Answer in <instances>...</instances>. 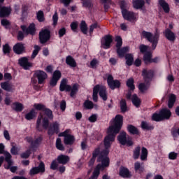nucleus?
I'll list each match as a JSON object with an SVG mask.
<instances>
[{
	"label": "nucleus",
	"mask_w": 179,
	"mask_h": 179,
	"mask_svg": "<svg viewBox=\"0 0 179 179\" xmlns=\"http://www.w3.org/2000/svg\"><path fill=\"white\" fill-rule=\"evenodd\" d=\"M36 115H37V113H36L34 109H32L29 113L26 114L25 118L28 120H33V118H35Z\"/></svg>",
	"instance_id": "nucleus-36"
},
{
	"label": "nucleus",
	"mask_w": 179,
	"mask_h": 179,
	"mask_svg": "<svg viewBox=\"0 0 179 179\" xmlns=\"http://www.w3.org/2000/svg\"><path fill=\"white\" fill-rule=\"evenodd\" d=\"M122 15L124 19H125V20H129V22H136L139 17L138 13L128 11V10H123L122 11Z\"/></svg>",
	"instance_id": "nucleus-7"
},
{
	"label": "nucleus",
	"mask_w": 179,
	"mask_h": 179,
	"mask_svg": "<svg viewBox=\"0 0 179 179\" xmlns=\"http://www.w3.org/2000/svg\"><path fill=\"white\" fill-rule=\"evenodd\" d=\"M163 120H169L171 117V112L167 108H164L159 111Z\"/></svg>",
	"instance_id": "nucleus-28"
},
{
	"label": "nucleus",
	"mask_w": 179,
	"mask_h": 179,
	"mask_svg": "<svg viewBox=\"0 0 179 179\" xmlns=\"http://www.w3.org/2000/svg\"><path fill=\"white\" fill-rule=\"evenodd\" d=\"M100 156V148H96L94 149V152H92V157L88 163V166L92 167L93 164H94V162H96V157H98L97 162L101 163V161H99V158Z\"/></svg>",
	"instance_id": "nucleus-17"
},
{
	"label": "nucleus",
	"mask_w": 179,
	"mask_h": 179,
	"mask_svg": "<svg viewBox=\"0 0 179 179\" xmlns=\"http://www.w3.org/2000/svg\"><path fill=\"white\" fill-rule=\"evenodd\" d=\"M127 86L130 89V90H135V85H134V78H129L127 81Z\"/></svg>",
	"instance_id": "nucleus-46"
},
{
	"label": "nucleus",
	"mask_w": 179,
	"mask_h": 179,
	"mask_svg": "<svg viewBox=\"0 0 179 179\" xmlns=\"http://www.w3.org/2000/svg\"><path fill=\"white\" fill-rule=\"evenodd\" d=\"M62 73L61 71H55L53 73L52 77L50 80V85L52 87H54L55 86H57V83H58V80L59 79H61V76H62Z\"/></svg>",
	"instance_id": "nucleus-16"
},
{
	"label": "nucleus",
	"mask_w": 179,
	"mask_h": 179,
	"mask_svg": "<svg viewBox=\"0 0 179 179\" xmlns=\"http://www.w3.org/2000/svg\"><path fill=\"white\" fill-rule=\"evenodd\" d=\"M71 29L73 30V31H76V29H78V22H73L71 24Z\"/></svg>",
	"instance_id": "nucleus-61"
},
{
	"label": "nucleus",
	"mask_w": 179,
	"mask_h": 179,
	"mask_svg": "<svg viewBox=\"0 0 179 179\" xmlns=\"http://www.w3.org/2000/svg\"><path fill=\"white\" fill-rule=\"evenodd\" d=\"M117 141L121 145H127V146H132V139L127 136V133L122 131L117 136Z\"/></svg>",
	"instance_id": "nucleus-9"
},
{
	"label": "nucleus",
	"mask_w": 179,
	"mask_h": 179,
	"mask_svg": "<svg viewBox=\"0 0 179 179\" xmlns=\"http://www.w3.org/2000/svg\"><path fill=\"white\" fill-rule=\"evenodd\" d=\"M178 156V154L174 152H171L169 154V158L170 159V160H176Z\"/></svg>",
	"instance_id": "nucleus-57"
},
{
	"label": "nucleus",
	"mask_w": 179,
	"mask_h": 179,
	"mask_svg": "<svg viewBox=\"0 0 179 179\" xmlns=\"http://www.w3.org/2000/svg\"><path fill=\"white\" fill-rule=\"evenodd\" d=\"M131 92H129L127 94V99H128L129 100L131 99V101L135 107H139V106H141V99L138 98V96H136V94H134L131 98Z\"/></svg>",
	"instance_id": "nucleus-21"
},
{
	"label": "nucleus",
	"mask_w": 179,
	"mask_h": 179,
	"mask_svg": "<svg viewBox=\"0 0 179 179\" xmlns=\"http://www.w3.org/2000/svg\"><path fill=\"white\" fill-rule=\"evenodd\" d=\"M34 76L37 78L38 83L39 85H43V83H44V80H45V79L48 78V76H47V73L41 70L36 71L34 73Z\"/></svg>",
	"instance_id": "nucleus-13"
},
{
	"label": "nucleus",
	"mask_w": 179,
	"mask_h": 179,
	"mask_svg": "<svg viewBox=\"0 0 179 179\" xmlns=\"http://www.w3.org/2000/svg\"><path fill=\"white\" fill-rule=\"evenodd\" d=\"M56 148L58 149V150L64 151L65 150V147H64V145L62 144V141H61V138H57L56 141Z\"/></svg>",
	"instance_id": "nucleus-45"
},
{
	"label": "nucleus",
	"mask_w": 179,
	"mask_h": 179,
	"mask_svg": "<svg viewBox=\"0 0 179 179\" xmlns=\"http://www.w3.org/2000/svg\"><path fill=\"white\" fill-rule=\"evenodd\" d=\"M3 51L4 54H9L10 52V47H9V45L6 44L3 46Z\"/></svg>",
	"instance_id": "nucleus-58"
},
{
	"label": "nucleus",
	"mask_w": 179,
	"mask_h": 179,
	"mask_svg": "<svg viewBox=\"0 0 179 179\" xmlns=\"http://www.w3.org/2000/svg\"><path fill=\"white\" fill-rule=\"evenodd\" d=\"M57 161L61 164H66V163H68V162H69V157H68L66 155H59L57 157Z\"/></svg>",
	"instance_id": "nucleus-34"
},
{
	"label": "nucleus",
	"mask_w": 179,
	"mask_h": 179,
	"mask_svg": "<svg viewBox=\"0 0 179 179\" xmlns=\"http://www.w3.org/2000/svg\"><path fill=\"white\" fill-rule=\"evenodd\" d=\"M71 130L67 129L61 134V136H64V142L65 145H73L75 143V137L71 135Z\"/></svg>",
	"instance_id": "nucleus-10"
},
{
	"label": "nucleus",
	"mask_w": 179,
	"mask_h": 179,
	"mask_svg": "<svg viewBox=\"0 0 179 179\" xmlns=\"http://www.w3.org/2000/svg\"><path fill=\"white\" fill-rule=\"evenodd\" d=\"M66 33V29L62 27L59 30V37H64Z\"/></svg>",
	"instance_id": "nucleus-59"
},
{
	"label": "nucleus",
	"mask_w": 179,
	"mask_h": 179,
	"mask_svg": "<svg viewBox=\"0 0 179 179\" xmlns=\"http://www.w3.org/2000/svg\"><path fill=\"white\" fill-rule=\"evenodd\" d=\"M21 29L22 31H24V34L33 35L36 31V26L34 25V24H31L28 28H27L24 25H22Z\"/></svg>",
	"instance_id": "nucleus-22"
},
{
	"label": "nucleus",
	"mask_w": 179,
	"mask_h": 179,
	"mask_svg": "<svg viewBox=\"0 0 179 179\" xmlns=\"http://www.w3.org/2000/svg\"><path fill=\"white\" fill-rule=\"evenodd\" d=\"M11 146H12V148L10 150V152L13 155H17V153H19V150H20V148L19 147H16L15 145V143H11Z\"/></svg>",
	"instance_id": "nucleus-47"
},
{
	"label": "nucleus",
	"mask_w": 179,
	"mask_h": 179,
	"mask_svg": "<svg viewBox=\"0 0 179 179\" xmlns=\"http://www.w3.org/2000/svg\"><path fill=\"white\" fill-rule=\"evenodd\" d=\"M139 155H141V147H136L134 151V159H136L139 158Z\"/></svg>",
	"instance_id": "nucleus-51"
},
{
	"label": "nucleus",
	"mask_w": 179,
	"mask_h": 179,
	"mask_svg": "<svg viewBox=\"0 0 179 179\" xmlns=\"http://www.w3.org/2000/svg\"><path fill=\"white\" fill-rule=\"evenodd\" d=\"M120 176L123 177V178H128L131 177V173H129V170L125 167H121L120 169Z\"/></svg>",
	"instance_id": "nucleus-30"
},
{
	"label": "nucleus",
	"mask_w": 179,
	"mask_h": 179,
	"mask_svg": "<svg viewBox=\"0 0 179 179\" xmlns=\"http://www.w3.org/2000/svg\"><path fill=\"white\" fill-rule=\"evenodd\" d=\"M128 5V3L125 1H122L120 3V8L122 9V10H127V6Z\"/></svg>",
	"instance_id": "nucleus-60"
},
{
	"label": "nucleus",
	"mask_w": 179,
	"mask_h": 179,
	"mask_svg": "<svg viewBox=\"0 0 179 179\" xmlns=\"http://www.w3.org/2000/svg\"><path fill=\"white\" fill-rule=\"evenodd\" d=\"M93 102H92V101H85L84 103V106L88 110H92V108H93Z\"/></svg>",
	"instance_id": "nucleus-54"
},
{
	"label": "nucleus",
	"mask_w": 179,
	"mask_h": 179,
	"mask_svg": "<svg viewBox=\"0 0 179 179\" xmlns=\"http://www.w3.org/2000/svg\"><path fill=\"white\" fill-rule=\"evenodd\" d=\"M66 64H67V65H69V66H71V68H76V62L75 61V59H73V57H72L71 56H68L66 58Z\"/></svg>",
	"instance_id": "nucleus-32"
},
{
	"label": "nucleus",
	"mask_w": 179,
	"mask_h": 179,
	"mask_svg": "<svg viewBox=\"0 0 179 179\" xmlns=\"http://www.w3.org/2000/svg\"><path fill=\"white\" fill-rule=\"evenodd\" d=\"M141 37L143 38H146L150 43H152V50H156V47H157V43H159V37H160V34L159 31H156L155 34L143 31L141 34Z\"/></svg>",
	"instance_id": "nucleus-1"
},
{
	"label": "nucleus",
	"mask_w": 179,
	"mask_h": 179,
	"mask_svg": "<svg viewBox=\"0 0 179 179\" xmlns=\"http://www.w3.org/2000/svg\"><path fill=\"white\" fill-rule=\"evenodd\" d=\"M50 30L47 29H42L41 31L39 33V38L42 44L44 43H47V41L50 40Z\"/></svg>",
	"instance_id": "nucleus-14"
},
{
	"label": "nucleus",
	"mask_w": 179,
	"mask_h": 179,
	"mask_svg": "<svg viewBox=\"0 0 179 179\" xmlns=\"http://www.w3.org/2000/svg\"><path fill=\"white\" fill-rule=\"evenodd\" d=\"M145 6V1L143 0H134L133 1V7L134 9H142Z\"/></svg>",
	"instance_id": "nucleus-31"
},
{
	"label": "nucleus",
	"mask_w": 179,
	"mask_h": 179,
	"mask_svg": "<svg viewBox=\"0 0 179 179\" xmlns=\"http://www.w3.org/2000/svg\"><path fill=\"white\" fill-rule=\"evenodd\" d=\"M13 51L14 52H15V54H23V52H25L24 45H23L22 43H18L15 44L13 46Z\"/></svg>",
	"instance_id": "nucleus-25"
},
{
	"label": "nucleus",
	"mask_w": 179,
	"mask_h": 179,
	"mask_svg": "<svg viewBox=\"0 0 179 179\" xmlns=\"http://www.w3.org/2000/svg\"><path fill=\"white\" fill-rule=\"evenodd\" d=\"M127 129L130 134H132L133 135H138L139 134V130H138V128L133 125H129L127 127Z\"/></svg>",
	"instance_id": "nucleus-39"
},
{
	"label": "nucleus",
	"mask_w": 179,
	"mask_h": 179,
	"mask_svg": "<svg viewBox=\"0 0 179 179\" xmlns=\"http://www.w3.org/2000/svg\"><path fill=\"white\" fill-rule=\"evenodd\" d=\"M45 171V168L44 163L41 162L38 167H34L30 170L31 176H34V174H38V173H44Z\"/></svg>",
	"instance_id": "nucleus-20"
},
{
	"label": "nucleus",
	"mask_w": 179,
	"mask_h": 179,
	"mask_svg": "<svg viewBox=\"0 0 179 179\" xmlns=\"http://www.w3.org/2000/svg\"><path fill=\"white\" fill-rule=\"evenodd\" d=\"M57 167L58 163L57 162V161H53L51 164L50 169H52V170H57Z\"/></svg>",
	"instance_id": "nucleus-63"
},
{
	"label": "nucleus",
	"mask_w": 179,
	"mask_h": 179,
	"mask_svg": "<svg viewBox=\"0 0 179 179\" xmlns=\"http://www.w3.org/2000/svg\"><path fill=\"white\" fill-rule=\"evenodd\" d=\"M1 24H2V26H4V27H6V29H8V27H9L10 23H9V21L3 19L1 20Z\"/></svg>",
	"instance_id": "nucleus-62"
},
{
	"label": "nucleus",
	"mask_w": 179,
	"mask_h": 179,
	"mask_svg": "<svg viewBox=\"0 0 179 179\" xmlns=\"http://www.w3.org/2000/svg\"><path fill=\"white\" fill-rule=\"evenodd\" d=\"M79 90V85L78 84H74L72 87H71V97H74L76 93H78V90Z\"/></svg>",
	"instance_id": "nucleus-37"
},
{
	"label": "nucleus",
	"mask_w": 179,
	"mask_h": 179,
	"mask_svg": "<svg viewBox=\"0 0 179 179\" xmlns=\"http://www.w3.org/2000/svg\"><path fill=\"white\" fill-rule=\"evenodd\" d=\"M120 108L122 113H125V111H127V101L125 99H122L120 101Z\"/></svg>",
	"instance_id": "nucleus-48"
},
{
	"label": "nucleus",
	"mask_w": 179,
	"mask_h": 179,
	"mask_svg": "<svg viewBox=\"0 0 179 179\" xmlns=\"http://www.w3.org/2000/svg\"><path fill=\"white\" fill-rule=\"evenodd\" d=\"M99 90H100V85H96L94 87V90H93V100L94 101H97V94H99Z\"/></svg>",
	"instance_id": "nucleus-41"
},
{
	"label": "nucleus",
	"mask_w": 179,
	"mask_h": 179,
	"mask_svg": "<svg viewBox=\"0 0 179 179\" xmlns=\"http://www.w3.org/2000/svg\"><path fill=\"white\" fill-rule=\"evenodd\" d=\"M1 87L3 90H6V92H10L11 93L15 92V85L8 81L1 83Z\"/></svg>",
	"instance_id": "nucleus-19"
},
{
	"label": "nucleus",
	"mask_w": 179,
	"mask_h": 179,
	"mask_svg": "<svg viewBox=\"0 0 179 179\" xmlns=\"http://www.w3.org/2000/svg\"><path fill=\"white\" fill-rule=\"evenodd\" d=\"M142 75L145 79V83L140 84L138 85V89L143 93L149 89V83H148L149 82V80H150V79H152V77L153 76V71L145 69L143 70Z\"/></svg>",
	"instance_id": "nucleus-3"
},
{
	"label": "nucleus",
	"mask_w": 179,
	"mask_h": 179,
	"mask_svg": "<svg viewBox=\"0 0 179 179\" xmlns=\"http://www.w3.org/2000/svg\"><path fill=\"white\" fill-rule=\"evenodd\" d=\"M159 3L160 6L162 7V9L165 13H169V12H170V7L169 6V3L164 1V0H159Z\"/></svg>",
	"instance_id": "nucleus-33"
},
{
	"label": "nucleus",
	"mask_w": 179,
	"mask_h": 179,
	"mask_svg": "<svg viewBox=\"0 0 179 179\" xmlns=\"http://www.w3.org/2000/svg\"><path fill=\"white\" fill-rule=\"evenodd\" d=\"M25 140L29 143H31V148H35L36 146H38V145L41 143V141H43V137L39 136L36 138L34 141H33V138L31 137H27Z\"/></svg>",
	"instance_id": "nucleus-24"
},
{
	"label": "nucleus",
	"mask_w": 179,
	"mask_h": 179,
	"mask_svg": "<svg viewBox=\"0 0 179 179\" xmlns=\"http://www.w3.org/2000/svg\"><path fill=\"white\" fill-rule=\"evenodd\" d=\"M101 47L105 50H108L111 47V43H113V36L110 35L105 36L101 40Z\"/></svg>",
	"instance_id": "nucleus-15"
},
{
	"label": "nucleus",
	"mask_w": 179,
	"mask_h": 179,
	"mask_svg": "<svg viewBox=\"0 0 179 179\" xmlns=\"http://www.w3.org/2000/svg\"><path fill=\"white\" fill-rule=\"evenodd\" d=\"M107 82L108 85L112 90H114V89H117V87H120V86H121V83H120L118 80H114V78L111 75L108 76Z\"/></svg>",
	"instance_id": "nucleus-11"
},
{
	"label": "nucleus",
	"mask_w": 179,
	"mask_h": 179,
	"mask_svg": "<svg viewBox=\"0 0 179 179\" xmlns=\"http://www.w3.org/2000/svg\"><path fill=\"white\" fill-rule=\"evenodd\" d=\"M174 103H176V95L172 94L169 96V103H168L169 108H172L173 106H174Z\"/></svg>",
	"instance_id": "nucleus-43"
},
{
	"label": "nucleus",
	"mask_w": 179,
	"mask_h": 179,
	"mask_svg": "<svg viewBox=\"0 0 179 179\" xmlns=\"http://www.w3.org/2000/svg\"><path fill=\"white\" fill-rule=\"evenodd\" d=\"M115 41L117 42L116 47L117 55H119L120 58H122L125 52H128V51H129V48L124 47L121 48V47L122 46V38H121L120 36H116Z\"/></svg>",
	"instance_id": "nucleus-5"
},
{
	"label": "nucleus",
	"mask_w": 179,
	"mask_h": 179,
	"mask_svg": "<svg viewBox=\"0 0 179 179\" xmlns=\"http://www.w3.org/2000/svg\"><path fill=\"white\" fill-rule=\"evenodd\" d=\"M164 34L169 40V41H176V34L174 32L171 31V30L166 29L165 31L164 32Z\"/></svg>",
	"instance_id": "nucleus-26"
},
{
	"label": "nucleus",
	"mask_w": 179,
	"mask_h": 179,
	"mask_svg": "<svg viewBox=\"0 0 179 179\" xmlns=\"http://www.w3.org/2000/svg\"><path fill=\"white\" fill-rule=\"evenodd\" d=\"M107 89L106 88V87L102 86V85H99V96L100 97H101V99H103V100H104V101H106V100H107Z\"/></svg>",
	"instance_id": "nucleus-29"
},
{
	"label": "nucleus",
	"mask_w": 179,
	"mask_h": 179,
	"mask_svg": "<svg viewBox=\"0 0 179 179\" xmlns=\"http://www.w3.org/2000/svg\"><path fill=\"white\" fill-rule=\"evenodd\" d=\"M50 120L48 116L44 113H40L36 120V129L38 131H43L47 129L50 125Z\"/></svg>",
	"instance_id": "nucleus-2"
},
{
	"label": "nucleus",
	"mask_w": 179,
	"mask_h": 179,
	"mask_svg": "<svg viewBox=\"0 0 179 179\" xmlns=\"http://www.w3.org/2000/svg\"><path fill=\"white\" fill-rule=\"evenodd\" d=\"M13 108L15 111H22L24 107L23 106V104L21 103L15 102L13 104Z\"/></svg>",
	"instance_id": "nucleus-38"
},
{
	"label": "nucleus",
	"mask_w": 179,
	"mask_h": 179,
	"mask_svg": "<svg viewBox=\"0 0 179 179\" xmlns=\"http://www.w3.org/2000/svg\"><path fill=\"white\" fill-rule=\"evenodd\" d=\"M39 51H40V48L38 47V45H35L34 50L31 56V59H34L36 58V57H37V55L38 54Z\"/></svg>",
	"instance_id": "nucleus-49"
},
{
	"label": "nucleus",
	"mask_w": 179,
	"mask_h": 179,
	"mask_svg": "<svg viewBox=\"0 0 179 179\" xmlns=\"http://www.w3.org/2000/svg\"><path fill=\"white\" fill-rule=\"evenodd\" d=\"M18 64L20 66H22L24 69H29L31 68V63L29 62V58L24 57L18 59Z\"/></svg>",
	"instance_id": "nucleus-18"
},
{
	"label": "nucleus",
	"mask_w": 179,
	"mask_h": 179,
	"mask_svg": "<svg viewBox=\"0 0 179 179\" xmlns=\"http://www.w3.org/2000/svg\"><path fill=\"white\" fill-rule=\"evenodd\" d=\"M134 169L136 171H138V173H142L143 171V168L142 167V164L140 162H137L134 164Z\"/></svg>",
	"instance_id": "nucleus-50"
},
{
	"label": "nucleus",
	"mask_w": 179,
	"mask_h": 179,
	"mask_svg": "<svg viewBox=\"0 0 179 179\" xmlns=\"http://www.w3.org/2000/svg\"><path fill=\"white\" fill-rule=\"evenodd\" d=\"M5 161L6 162L8 165H5L4 168L6 170H10L11 173H16L17 171V166H13V161H12V155L9 152H4Z\"/></svg>",
	"instance_id": "nucleus-6"
},
{
	"label": "nucleus",
	"mask_w": 179,
	"mask_h": 179,
	"mask_svg": "<svg viewBox=\"0 0 179 179\" xmlns=\"http://www.w3.org/2000/svg\"><path fill=\"white\" fill-rule=\"evenodd\" d=\"M152 121L159 122L163 121V117L162 116L160 112L159 113H154L152 117Z\"/></svg>",
	"instance_id": "nucleus-44"
},
{
	"label": "nucleus",
	"mask_w": 179,
	"mask_h": 179,
	"mask_svg": "<svg viewBox=\"0 0 179 179\" xmlns=\"http://www.w3.org/2000/svg\"><path fill=\"white\" fill-rule=\"evenodd\" d=\"M60 92H71V85H68V80L64 78L62 80L59 87Z\"/></svg>",
	"instance_id": "nucleus-23"
},
{
	"label": "nucleus",
	"mask_w": 179,
	"mask_h": 179,
	"mask_svg": "<svg viewBox=\"0 0 179 179\" xmlns=\"http://www.w3.org/2000/svg\"><path fill=\"white\" fill-rule=\"evenodd\" d=\"M34 108H36V110L41 111V113H43V114H45L48 118H50V120H52V118H54V115H52V111L47 108L43 104L35 103L34 104Z\"/></svg>",
	"instance_id": "nucleus-8"
},
{
	"label": "nucleus",
	"mask_w": 179,
	"mask_h": 179,
	"mask_svg": "<svg viewBox=\"0 0 179 179\" xmlns=\"http://www.w3.org/2000/svg\"><path fill=\"white\" fill-rule=\"evenodd\" d=\"M125 59H126V64L129 66H131V65L134 64V55L131 54H127L125 56Z\"/></svg>",
	"instance_id": "nucleus-35"
},
{
	"label": "nucleus",
	"mask_w": 179,
	"mask_h": 179,
	"mask_svg": "<svg viewBox=\"0 0 179 179\" xmlns=\"http://www.w3.org/2000/svg\"><path fill=\"white\" fill-rule=\"evenodd\" d=\"M36 16L38 22H44V13H43V11L39 10L37 13Z\"/></svg>",
	"instance_id": "nucleus-53"
},
{
	"label": "nucleus",
	"mask_w": 179,
	"mask_h": 179,
	"mask_svg": "<svg viewBox=\"0 0 179 179\" xmlns=\"http://www.w3.org/2000/svg\"><path fill=\"white\" fill-rule=\"evenodd\" d=\"M10 8L2 7V5L0 4V17H6L10 15Z\"/></svg>",
	"instance_id": "nucleus-27"
},
{
	"label": "nucleus",
	"mask_w": 179,
	"mask_h": 179,
	"mask_svg": "<svg viewBox=\"0 0 179 179\" xmlns=\"http://www.w3.org/2000/svg\"><path fill=\"white\" fill-rule=\"evenodd\" d=\"M96 120H97V115H92L89 117L90 122H96Z\"/></svg>",
	"instance_id": "nucleus-64"
},
{
	"label": "nucleus",
	"mask_w": 179,
	"mask_h": 179,
	"mask_svg": "<svg viewBox=\"0 0 179 179\" xmlns=\"http://www.w3.org/2000/svg\"><path fill=\"white\" fill-rule=\"evenodd\" d=\"M97 27H100V25L97 23H94L90 27V34L92 35L94 29H97Z\"/></svg>",
	"instance_id": "nucleus-55"
},
{
	"label": "nucleus",
	"mask_w": 179,
	"mask_h": 179,
	"mask_svg": "<svg viewBox=\"0 0 179 179\" xmlns=\"http://www.w3.org/2000/svg\"><path fill=\"white\" fill-rule=\"evenodd\" d=\"M141 128L143 129L150 130V129H153V126L150 125L146 122H141Z\"/></svg>",
	"instance_id": "nucleus-52"
},
{
	"label": "nucleus",
	"mask_w": 179,
	"mask_h": 179,
	"mask_svg": "<svg viewBox=\"0 0 179 179\" xmlns=\"http://www.w3.org/2000/svg\"><path fill=\"white\" fill-rule=\"evenodd\" d=\"M148 159V149L143 147L141 150V160L145 161Z\"/></svg>",
	"instance_id": "nucleus-40"
},
{
	"label": "nucleus",
	"mask_w": 179,
	"mask_h": 179,
	"mask_svg": "<svg viewBox=\"0 0 179 179\" xmlns=\"http://www.w3.org/2000/svg\"><path fill=\"white\" fill-rule=\"evenodd\" d=\"M80 28L83 34H87V24H86V22L82 21L80 24Z\"/></svg>",
	"instance_id": "nucleus-42"
},
{
	"label": "nucleus",
	"mask_w": 179,
	"mask_h": 179,
	"mask_svg": "<svg viewBox=\"0 0 179 179\" xmlns=\"http://www.w3.org/2000/svg\"><path fill=\"white\" fill-rule=\"evenodd\" d=\"M59 122L55 121L50 125L48 129V135H54L55 134H58L59 132Z\"/></svg>",
	"instance_id": "nucleus-12"
},
{
	"label": "nucleus",
	"mask_w": 179,
	"mask_h": 179,
	"mask_svg": "<svg viewBox=\"0 0 179 179\" xmlns=\"http://www.w3.org/2000/svg\"><path fill=\"white\" fill-rule=\"evenodd\" d=\"M97 65H99V61L97 59H94L90 63V66L92 69L97 68Z\"/></svg>",
	"instance_id": "nucleus-56"
},
{
	"label": "nucleus",
	"mask_w": 179,
	"mask_h": 179,
	"mask_svg": "<svg viewBox=\"0 0 179 179\" xmlns=\"http://www.w3.org/2000/svg\"><path fill=\"white\" fill-rule=\"evenodd\" d=\"M140 52L143 54L145 52L143 57L144 62L145 64H149V62H157L159 58L152 59V53L149 51V46L146 45H141L139 46Z\"/></svg>",
	"instance_id": "nucleus-4"
}]
</instances>
